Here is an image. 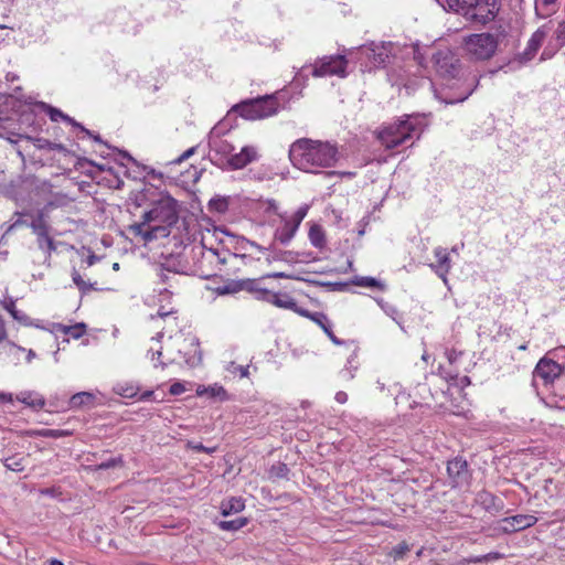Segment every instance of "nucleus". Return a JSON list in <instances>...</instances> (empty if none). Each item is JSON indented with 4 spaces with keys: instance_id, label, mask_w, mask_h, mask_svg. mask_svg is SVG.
<instances>
[{
    "instance_id": "1",
    "label": "nucleus",
    "mask_w": 565,
    "mask_h": 565,
    "mask_svg": "<svg viewBox=\"0 0 565 565\" xmlns=\"http://www.w3.org/2000/svg\"><path fill=\"white\" fill-rule=\"evenodd\" d=\"M289 159L298 170L317 174L333 168L340 159V152L337 143L300 138L290 145Z\"/></svg>"
},
{
    "instance_id": "2",
    "label": "nucleus",
    "mask_w": 565,
    "mask_h": 565,
    "mask_svg": "<svg viewBox=\"0 0 565 565\" xmlns=\"http://www.w3.org/2000/svg\"><path fill=\"white\" fill-rule=\"evenodd\" d=\"M179 220L178 202L170 195H162L142 216V221L130 226V231L145 243L169 236Z\"/></svg>"
},
{
    "instance_id": "3",
    "label": "nucleus",
    "mask_w": 565,
    "mask_h": 565,
    "mask_svg": "<svg viewBox=\"0 0 565 565\" xmlns=\"http://www.w3.org/2000/svg\"><path fill=\"white\" fill-rule=\"evenodd\" d=\"M426 122L424 116H405L404 119H399L383 128L379 132L377 137L385 148L393 149L406 143L413 138L418 139L423 134Z\"/></svg>"
},
{
    "instance_id": "4",
    "label": "nucleus",
    "mask_w": 565,
    "mask_h": 565,
    "mask_svg": "<svg viewBox=\"0 0 565 565\" xmlns=\"http://www.w3.org/2000/svg\"><path fill=\"white\" fill-rule=\"evenodd\" d=\"M448 8L471 24L493 21L500 10L498 0H446Z\"/></svg>"
},
{
    "instance_id": "5",
    "label": "nucleus",
    "mask_w": 565,
    "mask_h": 565,
    "mask_svg": "<svg viewBox=\"0 0 565 565\" xmlns=\"http://www.w3.org/2000/svg\"><path fill=\"white\" fill-rule=\"evenodd\" d=\"M498 47V39L491 33H475L463 38L462 49L475 61L491 58Z\"/></svg>"
},
{
    "instance_id": "6",
    "label": "nucleus",
    "mask_w": 565,
    "mask_h": 565,
    "mask_svg": "<svg viewBox=\"0 0 565 565\" xmlns=\"http://www.w3.org/2000/svg\"><path fill=\"white\" fill-rule=\"evenodd\" d=\"M279 103L274 96H265L256 99L244 100L236 106L234 110L243 118L248 120L264 119L277 114Z\"/></svg>"
},
{
    "instance_id": "7",
    "label": "nucleus",
    "mask_w": 565,
    "mask_h": 565,
    "mask_svg": "<svg viewBox=\"0 0 565 565\" xmlns=\"http://www.w3.org/2000/svg\"><path fill=\"white\" fill-rule=\"evenodd\" d=\"M392 53V43H374L362 45L356 50L362 72H371L386 64Z\"/></svg>"
},
{
    "instance_id": "8",
    "label": "nucleus",
    "mask_w": 565,
    "mask_h": 565,
    "mask_svg": "<svg viewBox=\"0 0 565 565\" xmlns=\"http://www.w3.org/2000/svg\"><path fill=\"white\" fill-rule=\"evenodd\" d=\"M433 62L436 72L447 81L448 87L459 86L461 79L458 78L460 72L459 61L449 50H440L433 55Z\"/></svg>"
},
{
    "instance_id": "9",
    "label": "nucleus",
    "mask_w": 565,
    "mask_h": 565,
    "mask_svg": "<svg viewBox=\"0 0 565 565\" xmlns=\"http://www.w3.org/2000/svg\"><path fill=\"white\" fill-rule=\"evenodd\" d=\"M448 484L451 488L467 489L472 479L467 460L456 457L447 462Z\"/></svg>"
},
{
    "instance_id": "10",
    "label": "nucleus",
    "mask_w": 565,
    "mask_h": 565,
    "mask_svg": "<svg viewBox=\"0 0 565 565\" xmlns=\"http://www.w3.org/2000/svg\"><path fill=\"white\" fill-rule=\"evenodd\" d=\"M348 60L344 55H331L319 60L312 71L316 77L337 75L344 77L347 75Z\"/></svg>"
},
{
    "instance_id": "11",
    "label": "nucleus",
    "mask_w": 565,
    "mask_h": 565,
    "mask_svg": "<svg viewBox=\"0 0 565 565\" xmlns=\"http://www.w3.org/2000/svg\"><path fill=\"white\" fill-rule=\"evenodd\" d=\"M562 367L558 363L547 360L541 359L536 364L533 377L534 381L541 380L544 385L553 384L555 380H561Z\"/></svg>"
},
{
    "instance_id": "12",
    "label": "nucleus",
    "mask_w": 565,
    "mask_h": 565,
    "mask_svg": "<svg viewBox=\"0 0 565 565\" xmlns=\"http://www.w3.org/2000/svg\"><path fill=\"white\" fill-rule=\"evenodd\" d=\"M258 160V150L254 146H245L239 152L232 154L227 160V166L233 170L245 168L247 164Z\"/></svg>"
},
{
    "instance_id": "13",
    "label": "nucleus",
    "mask_w": 565,
    "mask_h": 565,
    "mask_svg": "<svg viewBox=\"0 0 565 565\" xmlns=\"http://www.w3.org/2000/svg\"><path fill=\"white\" fill-rule=\"evenodd\" d=\"M434 256L436 258V264H430V268L439 278H441L444 284H447V275L451 269V260L449 254L446 248L438 246L434 249Z\"/></svg>"
},
{
    "instance_id": "14",
    "label": "nucleus",
    "mask_w": 565,
    "mask_h": 565,
    "mask_svg": "<svg viewBox=\"0 0 565 565\" xmlns=\"http://www.w3.org/2000/svg\"><path fill=\"white\" fill-rule=\"evenodd\" d=\"M502 530L504 532H518L534 525L537 518L531 514H518L510 518H504L502 521Z\"/></svg>"
},
{
    "instance_id": "15",
    "label": "nucleus",
    "mask_w": 565,
    "mask_h": 565,
    "mask_svg": "<svg viewBox=\"0 0 565 565\" xmlns=\"http://www.w3.org/2000/svg\"><path fill=\"white\" fill-rule=\"evenodd\" d=\"M546 35L547 32L544 26L537 29L527 41L525 50L519 55L520 62L525 63L531 61L541 47Z\"/></svg>"
},
{
    "instance_id": "16",
    "label": "nucleus",
    "mask_w": 565,
    "mask_h": 565,
    "mask_svg": "<svg viewBox=\"0 0 565 565\" xmlns=\"http://www.w3.org/2000/svg\"><path fill=\"white\" fill-rule=\"evenodd\" d=\"M263 279L264 277L260 279H241L242 291H247L257 300L266 301L269 290L263 286Z\"/></svg>"
},
{
    "instance_id": "17",
    "label": "nucleus",
    "mask_w": 565,
    "mask_h": 565,
    "mask_svg": "<svg viewBox=\"0 0 565 565\" xmlns=\"http://www.w3.org/2000/svg\"><path fill=\"white\" fill-rule=\"evenodd\" d=\"M299 226L288 217H282V224L275 230L274 238L282 245H288L296 235Z\"/></svg>"
},
{
    "instance_id": "18",
    "label": "nucleus",
    "mask_w": 565,
    "mask_h": 565,
    "mask_svg": "<svg viewBox=\"0 0 565 565\" xmlns=\"http://www.w3.org/2000/svg\"><path fill=\"white\" fill-rule=\"evenodd\" d=\"M42 107L45 109V111L47 113V115L50 116V119L52 121H58L60 119H62L75 127L81 128V130L84 131L86 135H88L89 137H93L95 141L102 142V139L99 136H93V134L88 129L84 128L82 125H79L73 118H71L68 115L63 114L60 109L54 108L44 103H42Z\"/></svg>"
},
{
    "instance_id": "19",
    "label": "nucleus",
    "mask_w": 565,
    "mask_h": 565,
    "mask_svg": "<svg viewBox=\"0 0 565 565\" xmlns=\"http://www.w3.org/2000/svg\"><path fill=\"white\" fill-rule=\"evenodd\" d=\"M15 399L33 409H42L45 406V398L34 391H22L15 395Z\"/></svg>"
},
{
    "instance_id": "20",
    "label": "nucleus",
    "mask_w": 565,
    "mask_h": 565,
    "mask_svg": "<svg viewBox=\"0 0 565 565\" xmlns=\"http://www.w3.org/2000/svg\"><path fill=\"white\" fill-rule=\"evenodd\" d=\"M266 302L273 303L278 308L287 309V310H296L297 302L296 300L286 292H273L269 290L268 296L266 298Z\"/></svg>"
},
{
    "instance_id": "21",
    "label": "nucleus",
    "mask_w": 565,
    "mask_h": 565,
    "mask_svg": "<svg viewBox=\"0 0 565 565\" xmlns=\"http://www.w3.org/2000/svg\"><path fill=\"white\" fill-rule=\"evenodd\" d=\"M211 149L225 158H230L234 154L235 147L230 141L221 138H212L210 141Z\"/></svg>"
},
{
    "instance_id": "22",
    "label": "nucleus",
    "mask_w": 565,
    "mask_h": 565,
    "mask_svg": "<svg viewBox=\"0 0 565 565\" xmlns=\"http://www.w3.org/2000/svg\"><path fill=\"white\" fill-rule=\"evenodd\" d=\"M308 237L316 248L322 249L326 246V234L320 225L313 224L309 230Z\"/></svg>"
},
{
    "instance_id": "23",
    "label": "nucleus",
    "mask_w": 565,
    "mask_h": 565,
    "mask_svg": "<svg viewBox=\"0 0 565 565\" xmlns=\"http://www.w3.org/2000/svg\"><path fill=\"white\" fill-rule=\"evenodd\" d=\"M245 508L244 501L241 498H231L222 502L221 511L224 516L238 513Z\"/></svg>"
},
{
    "instance_id": "24",
    "label": "nucleus",
    "mask_w": 565,
    "mask_h": 565,
    "mask_svg": "<svg viewBox=\"0 0 565 565\" xmlns=\"http://www.w3.org/2000/svg\"><path fill=\"white\" fill-rule=\"evenodd\" d=\"M476 77L473 76L468 85L456 96H445L443 100L447 104L460 103L466 100L473 92Z\"/></svg>"
},
{
    "instance_id": "25",
    "label": "nucleus",
    "mask_w": 565,
    "mask_h": 565,
    "mask_svg": "<svg viewBox=\"0 0 565 565\" xmlns=\"http://www.w3.org/2000/svg\"><path fill=\"white\" fill-rule=\"evenodd\" d=\"M95 396L89 392H79L74 394L70 399V406L72 408H78L85 405H90L94 402Z\"/></svg>"
},
{
    "instance_id": "26",
    "label": "nucleus",
    "mask_w": 565,
    "mask_h": 565,
    "mask_svg": "<svg viewBox=\"0 0 565 565\" xmlns=\"http://www.w3.org/2000/svg\"><path fill=\"white\" fill-rule=\"evenodd\" d=\"M36 243L39 248L46 254V258H50L52 253L56 250V244L49 233L38 237Z\"/></svg>"
},
{
    "instance_id": "27",
    "label": "nucleus",
    "mask_w": 565,
    "mask_h": 565,
    "mask_svg": "<svg viewBox=\"0 0 565 565\" xmlns=\"http://www.w3.org/2000/svg\"><path fill=\"white\" fill-rule=\"evenodd\" d=\"M3 465L8 470L21 472L25 469V458L19 455L11 456L3 460Z\"/></svg>"
},
{
    "instance_id": "28",
    "label": "nucleus",
    "mask_w": 565,
    "mask_h": 565,
    "mask_svg": "<svg viewBox=\"0 0 565 565\" xmlns=\"http://www.w3.org/2000/svg\"><path fill=\"white\" fill-rule=\"evenodd\" d=\"M183 342L184 343L188 342L190 344V347L192 348V350L189 352H182V350L179 349V353L183 354V356L188 363H190L191 360H193L195 358V355H198L199 359H201V354L199 351V341L195 337L183 338Z\"/></svg>"
},
{
    "instance_id": "29",
    "label": "nucleus",
    "mask_w": 565,
    "mask_h": 565,
    "mask_svg": "<svg viewBox=\"0 0 565 565\" xmlns=\"http://www.w3.org/2000/svg\"><path fill=\"white\" fill-rule=\"evenodd\" d=\"M30 228L36 235V238L49 233V225L46 224L44 216L40 213L30 224Z\"/></svg>"
},
{
    "instance_id": "30",
    "label": "nucleus",
    "mask_w": 565,
    "mask_h": 565,
    "mask_svg": "<svg viewBox=\"0 0 565 565\" xmlns=\"http://www.w3.org/2000/svg\"><path fill=\"white\" fill-rule=\"evenodd\" d=\"M242 291L241 279H232L216 288L218 295H233Z\"/></svg>"
},
{
    "instance_id": "31",
    "label": "nucleus",
    "mask_w": 565,
    "mask_h": 565,
    "mask_svg": "<svg viewBox=\"0 0 565 565\" xmlns=\"http://www.w3.org/2000/svg\"><path fill=\"white\" fill-rule=\"evenodd\" d=\"M247 524L246 518H236L231 521H218L217 526L223 531H237Z\"/></svg>"
},
{
    "instance_id": "32",
    "label": "nucleus",
    "mask_w": 565,
    "mask_h": 565,
    "mask_svg": "<svg viewBox=\"0 0 565 565\" xmlns=\"http://www.w3.org/2000/svg\"><path fill=\"white\" fill-rule=\"evenodd\" d=\"M72 280L74 282V285L79 289V291H82L83 294H86L93 289H96L94 287V284H89L87 281H85L82 277V275L78 273L77 269L73 268L72 270Z\"/></svg>"
},
{
    "instance_id": "33",
    "label": "nucleus",
    "mask_w": 565,
    "mask_h": 565,
    "mask_svg": "<svg viewBox=\"0 0 565 565\" xmlns=\"http://www.w3.org/2000/svg\"><path fill=\"white\" fill-rule=\"evenodd\" d=\"M355 354H352L347 362L344 369H342L339 373V376L344 381H350L354 377V371L358 369V365L354 364Z\"/></svg>"
},
{
    "instance_id": "34",
    "label": "nucleus",
    "mask_w": 565,
    "mask_h": 565,
    "mask_svg": "<svg viewBox=\"0 0 565 565\" xmlns=\"http://www.w3.org/2000/svg\"><path fill=\"white\" fill-rule=\"evenodd\" d=\"M209 206L218 213H224L228 209V200L223 196H215L210 200Z\"/></svg>"
},
{
    "instance_id": "35",
    "label": "nucleus",
    "mask_w": 565,
    "mask_h": 565,
    "mask_svg": "<svg viewBox=\"0 0 565 565\" xmlns=\"http://www.w3.org/2000/svg\"><path fill=\"white\" fill-rule=\"evenodd\" d=\"M294 312H297L298 315L306 317L310 319L313 322H321L326 320V315L323 312H310L307 309L300 308L297 306L296 310H292Z\"/></svg>"
},
{
    "instance_id": "36",
    "label": "nucleus",
    "mask_w": 565,
    "mask_h": 565,
    "mask_svg": "<svg viewBox=\"0 0 565 565\" xmlns=\"http://www.w3.org/2000/svg\"><path fill=\"white\" fill-rule=\"evenodd\" d=\"M322 330L323 332L328 335V338L335 344V345H340L342 344V341L337 338L334 335V333L332 332V329H331V322L329 321L328 317L326 316V320L324 321H321V322H316Z\"/></svg>"
},
{
    "instance_id": "37",
    "label": "nucleus",
    "mask_w": 565,
    "mask_h": 565,
    "mask_svg": "<svg viewBox=\"0 0 565 565\" xmlns=\"http://www.w3.org/2000/svg\"><path fill=\"white\" fill-rule=\"evenodd\" d=\"M65 334L71 335L74 339L81 338L85 332L84 323H77L75 326L62 327Z\"/></svg>"
},
{
    "instance_id": "38",
    "label": "nucleus",
    "mask_w": 565,
    "mask_h": 565,
    "mask_svg": "<svg viewBox=\"0 0 565 565\" xmlns=\"http://www.w3.org/2000/svg\"><path fill=\"white\" fill-rule=\"evenodd\" d=\"M7 353L13 356L17 362L19 361V353H25L28 349L14 343L13 341H7L4 345Z\"/></svg>"
},
{
    "instance_id": "39",
    "label": "nucleus",
    "mask_w": 565,
    "mask_h": 565,
    "mask_svg": "<svg viewBox=\"0 0 565 565\" xmlns=\"http://www.w3.org/2000/svg\"><path fill=\"white\" fill-rule=\"evenodd\" d=\"M308 211H309V206L307 204L305 205H301L300 207H298V210L290 216L288 217L292 223H295L297 226H300L301 222L303 221V218L307 216L308 214Z\"/></svg>"
},
{
    "instance_id": "40",
    "label": "nucleus",
    "mask_w": 565,
    "mask_h": 565,
    "mask_svg": "<svg viewBox=\"0 0 565 565\" xmlns=\"http://www.w3.org/2000/svg\"><path fill=\"white\" fill-rule=\"evenodd\" d=\"M14 320H17L18 322H20L21 324L25 326V327H36V328H40L39 324L36 323H33V321L31 320V318L24 313L23 311H20V310H17L14 312H12V316H11Z\"/></svg>"
},
{
    "instance_id": "41",
    "label": "nucleus",
    "mask_w": 565,
    "mask_h": 565,
    "mask_svg": "<svg viewBox=\"0 0 565 565\" xmlns=\"http://www.w3.org/2000/svg\"><path fill=\"white\" fill-rule=\"evenodd\" d=\"M409 551L411 546L406 542H402L392 548L390 555L393 556L395 559H401Z\"/></svg>"
},
{
    "instance_id": "42",
    "label": "nucleus",
    "mask_w": 565,
    "mask_h": 565,
    "mask_svg": "<svg viewBox=\"0 0 565 565\" xmlns=\"http://www.w3.org/2000/svg\"><path fill=\"white\" fill-rule=\"evenodd\" d=\"M478 500L486 507L487 510H490L494 504L495 497L487 491H482L478 493Z\"/></svg>"
},
{
    "instance_id": "43",
    "label": "nucleus",
    "mask_w": 565,
    "mask_h": 565,
    "mask_svg": "<svg viewBox=\"0 0 565 565\" xmlns=\"http://www.w3.org/2000/svg\"><path fill=\"white\" fill-rule=\"evenodd\" d=\"M355 285L362 286V287H372V288L373 287H376V288L382 287V284L373 277H359L355 280Z\"/></svg>"
},
{
    "instance_id": "44",
    "label": "nucleus",
    "mask_w": 565,
    "mask_h": 565,
    "mask_svg": "<svg viewBox=\"0 0 565 565\" xmlns=\"http://www.w3.org/2000/svg\"><path fill=\"white\" fill-rule=\"evenodd\" d=\"M557 47H562L565 45V20L559 22L555 32H554Z\"/></svg>"
},
{
    "instance_id": "45",
    "label": "nucleus",
    "mask_w": 565,
    "mask_h": 565,
    "mask_svg": "<svg viewBox=\"0 0 565 565\" xmlns=\"http://www.w3.org/2000/svg\"><path fill=\"white\" fill-rule=\"evenodd\" d=\"M227 370L233 374H239L241 377H247L249 374L248 366L238 365L235 364L234 362L230 364Z\"/></svg>"
},
{
    "instance_id": "46",
    "label": "nucleus",
    "mask_w": 565,
    "mask_h": 565,
    "mask_svg": "<svg viewBox=\"0 0 565 565\" xmlns=\"http://www.w3.org/2000/svg\"><path fill=\"white\" fill-rule=\"evenodd\" d=\"M189 447L191 449H193L194 451L196 452H206V454H212L215 451V448H209V447H205L204 445H202L201 443H189Z\"/></svg>"
},
{
    "instance_id": "47",
    "label": "nucleus",
    "mask_w": 565,
    "mask_h": 565,
    "mask_svg": "<svg viewBox=\"0 0 565 565\" xmlns=\"http://www.w3.org/2000/svg\"><path fill=\"white\" fill-rule=\"evenodd\" d=\"M248 247L250 248H255L257 249L258 252L263 253L265 252L266 248H264L263 246L258 245L257 243L253 242V241H249V239H243L241 242V248L244 249V250H247Z\"/></svg>"
},
{
    "instance_id": "48",
    "label": "nucleus",
    "mask_w": 565,
    "mask_h": 565,
    "mask_svg": "<svg viewBox=\"0 0 565 565\" xmlns=\"http://www.w3.org/2000/svg\"><path fill=\"white\" fill-rule=\"evenodd\" d=\"M248 247L250 248H255L257 249L258 252L263 253L265 252L266 248H264L263 246L258 245L257 243L253 242V241H249V239H243L241 242V248L244 249V250H247Z\"/></svg>"
},
{
    "instance_id": "49",
    "label": "nucleus",
    "mask_w": 565,
    "mask_h": 565,
    "mask_svg": "<svg viewBox=\"0 0 565 565\" xmlns=\"http://www.w3.org/2000/svg\"><path fill=\"white\" fill-rule=\"evenodd\" d=\"M158 276L161 282L168 284L170 282L171 279H174L177 277V273L161 269Z\"/></svg>"
},
{
    "instance_id": "50",
    "label": "nucleus",
    "mask_w": 565,
    "mask_h": 565,
    "mask_svg": "<svg viewBox=\"0 0 565 565\" xmlns=\"http://www.w3.org/2000/svg\"><path fill=\"white\" fill-rule=\"evenodd\" d=\"M161 349H162L161 347H159V348H157V349H156L154 347H151V348L148 350V356L150 358V360H151L152 362H156V361H158V360L160 359V356H161V354H162ZM157 365H158V364H157V363H154V366H157Z\"/></svg>"
},
{
    "instance_id": "51",
    "label": "nucleus",
    "mask_w": 565,
    "mask_h": 565,
    "mask_svg": "<svg viewBox=\"0 0 565 565\" xmlns=\"http://www.w3.org/2000/svg\"><path fill=\"white\" fill-rule=\"evenodd\" d=\"M169 392L171 395L174 396L181 395L182 393L185 392V386L180 382H175L170 386Z\"/></svg>"
},
{
    "instance_id": "52",
    "label": "nucleus",
    "mask_w": 565,
    "mask_h": 565,
    "mask_svg": "<svg viewBox=\"0 0 565 565\" xmlns=\"http://www.w3.org/2000/svg\"><path fill=\"white\" fill-rule=\"evenodd\" d=\"M461 355H462V352L457 351L455 349L448 350L446 352L447 360L449 361L450 364H455Z\"/></svg>"
},
{
    "instance_id": "53",
    "label": "nucleus",
    "mask_w": 565,
    "mask_h": 565,
    "mask_svg": "<svg viewBox=\"0 0 565 565\" xmlns=\"http://www.w3.org/2000/svg\"><path fill=\"white\" fill-rule=\"evenodd\" d=\"M41 435L44 437L58 438V437L66 435V433L63 430H58V429H44L41 433Z\"/></svg>"
},
{
    "instance_id": "54",
    "label": "nucleus",
    "mask_w": 565,
    "mask_h": 565,
    "mask_svg": "<svg viewBox=\"0 0 565 565\" xmlns=\"http://www.w3.org/2000/svg\"><path fill=\"white\" fill-rule=\"evenodd\" d=\"M196 151V147H191L188 150H185L179 158H177L173 162L174 163H181L189 159L191 156H193Z\"/></svg>"
},
{
    "instance_id": "55",
    "label": "nucleus",
    "mask_w": 565,
    "mask_h": 565,
    "mask_svg": "<svg viewBox=\"0 0 565 565\" xmlns=\"http://www.w3.org/2000/svg\"><path fill=\"white\" fill-rule=\"evenodd\" d=\"M2 307L12 316V312L17 311L15 307V300L12 298H9L4 301H2Z\"/></svg>"
},
{
    "instance_id": "56",
    "label": "nucleus",
    "mask_w": 565,
    "mask_h": 565,
    "mask_svg": "<svg viewBox=\"0 0 565 565\" xmlns=\"http://www.w3.org/2000/svg\"><path fill=\"white\" fill-rule=\"evenodd\" d=\"M484 559L482 558V555L480 556H471L467 558H462L458 562V565H469L470 563H482Z\"/></svg>"
},
{
    "instance_id": "57",
    "label": "nucleus",
    "mask_w": 565,
    "mask_h": 565,
    "mask_svg": "<svg viewBox=\"0 0 565 565\" xmlns=\"http://www.w3.org/2000/svg\"><path fill=\"white\" fill-rule=\"evenodd\" d=\"M264 278H286V279H296V277L291 274H286V273H282V271H276V273H273V274H268L266 276H264Z\"/></svg>"
},
{
    "instance_id": "58",
    "label": "nucleus",
    "mask_w": 565,
    "mask_h": 565,
    "mask_svg": "<svg viewBox=\"0 0 565 565\" xmlns=\"http://www.w3.org/2000/svg\"><path fill=\"white\" fill-rule=\"evenodd\" d=\"M8 338V331L6 327L4 319L0 315V343L4 342Z\"/></svg>"
},
{
    "instance_id": "59",
    "label": "nucleus",
    "mask_w": 565,
    "mask_h": 565,
    "mask_svg": "<svg viewBox=\"0 0 565 565\" xmlns=\"http://www.w3.org/2000/svg\"><path fill=\"white\" fill-rule=\"evenodd\" d=\"M561 47H557V44L555 46H553L552 49L550 47H545L542 55H541V60H547V58H551L555 52L557 50H559Z\"/></svg>"
},
{
    "instance_id": "60",
    "label": "nucleus",
    "mask_w": 565,
    "mask_h": 565,
    "mask_svg": "<svg viewBox=\"0 0 565 565\" xmlns=\"http://www.w3.org/2000/svg\"><path fill=\"white\" fill-rule=\"evenodd\" d=\"M209 391L212 396L217 397H223L226 394L225 390L222 386L210 387Z\"/></svg>"
},
{
    "instance_id": "61",
    "label": "nucleus",
    "mask_w": 565,
    "mask_h": 565,
    "mask_svg": "<svg viewBox=\"0 0 565 565\" xmlns=\"http://www.w3.org/2000/svg\"><path fill=\"white\" fill-rule=\"evenodd\" d=\"M502 557H503V555L498 552H490L488 554L482 555V558L484 559V562L500 559Z\"/></svg>"
},
{
    "instance_id": "62",
    "label": "nucleus",
    "mask_w": 565,
    "mask_h": 565,
    "mask_svg": "<svg viewBox=\"0 0 565 565\" xmlns=\"http://www.w3.org/2000/svg\"><path fill=\"white\" fill-rule=\"evenodd\" d=\"M117 461H119V459H115V458L104 461V462L99 463L98 468L99 469H109L111 467H115L117 465Z\"/></svg>"
},
{
    "instance_id": "63",
    "label": "nucleus",
    "mask_w": 565,
    "mask_h": 565,
    "mask_svg": "<svg viewBox=\"0 0 565 565\" xmlns=\"http://www.w3.org/2000/svg\"><path fill=\"white\" fill-rule=\"evenodd\" d=\"M334 399L340 403V404H344L347 403L348 401V394L343 391H339L335 396H334Z\"/></svg>"
},
{
    "instance_id": "64",
    "label": "nucleus",
    "mask_w": 565,
    "mask_h": 565,
    "mask_svg": "<svg viewBox=\"0 0 565 565\" xmlns=\"http://www.w3.org/2000/svg\"><path fill=\"white\" fill-rule=\"evenodd\" d=\"M98 260H99V257L90 252L89 255L87 256V258L85 259V263H86L87 267H90L94 264H96Z\"/></svg>"
}]
</instances>
